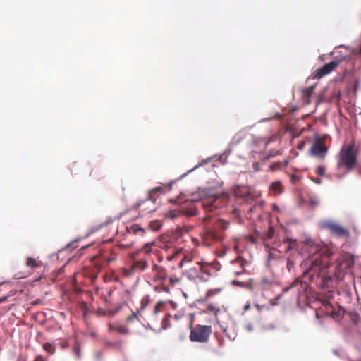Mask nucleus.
Here are the masks:
<instances>
[{
    "label": "nucleus",
    "mask_w": 361,
    "mask_h": 361,
    "mask_svg": "<svg viewBox=\"0 0 361 361\" xmlns=\"http://www.w3.org/2000/svg\"><path fill=\"white\" fill-rule=\"evenodd\" d=\"M302 250L307 253V257L303 262L304 266L307 267L305 271H323L326 269L322 258H328L331 255L326 247L307 240Z\"/></svg>",
    "instance_id": "f257e3e1"
},
{
    "label": "nucleus",
    "mask_w": 361,
    "mask_h": 361,
    "mask_svg": "<svg viewBox=\"0 0 361 361\" xmlns=\"http://www.w3.org/2000/svg\"><path fill=\"white\" fill-rule=\"evenodd\" d=\"M357 149L354 143L343 145L337 155L336 168L338 170H344L342 175L338 174V178H343L347 173L352 171L357 165Z\"/></svg>",
    "instance_id": "f03ea898"
},
{
    "label": "nucleus",
    "mask_w": 361,
    "mask_h": 361,
    "mask_svg": "<svg viewBox=\"0 0 361 361\" xmlns=\"http://www.w3.org/2000/svg\"><path fill=\"white\" fill-rule=\"evenodd\" d=\"M230 223L219 219L214 226H207L203 229L202 238L207 246H210L212 242H221L224 235V231L228 228Z\"/></svg>",
    "instance_id": "7ed1b4c3"
},
{
    "label": "nucleus",
    "mask_w": 361,
    "mask_h": 361,
    "mask_svg": "<svg viewBox=\"0 0 361 361\" xmlns=\"http://www.w3.org/2000/svg\"><path fill=\"white\" fill-rule=\"evenodd\" d=\"M194 315H191V321L189 325L190 329V340L192 342L206 343L209 341L212 334V328L211 326L197 324L194 328L193 325Z\"/></svg>",
    "instance_id": "20e7f679"
},
{
    "label": "nucleus",
    "mask_w": 361,
    "mask_h": 361,
    "mask_svg": "<svg viewBox=\"0 0 361 361\" xmlns=\"http://www.w3.org/2000/svg\"><path fill=\"white\" fill-rule=\"evenodd\" d=\"M215 199H211L204 201H197L196 202L190 201L185 202L180 207L181 214L187 216H192L197 215V210L198 207L204 208L207 211H212L213 208L216 207L214 203Z\"/></svg>",
    "instance_id": "39448f33"
},
{
    "label": "nucleus",
    "mask_w": 361,
    "mask_h": 361,
    "mask_svg": "<svg viewBox=\"0 0 361 361\" xmlns=\"http://www.w3.org/2000/svg\"><path fill=\"white\" fill-rule=\"evenodd\" d=\"M319 227L322 229L328 230L331 234L339 238L349 236V231L346 228L332 221H323L319 224Z\"/></svg>",
    "instance_id": "423d86ee"
},
{
    "label": "nucleus",
    "mask_w": 361,
    "mask_h": 361,
    "mask_svg": "<svg viewBox=\"0 0 361 361\" xmlns=\"http://www.w3.org/2000/svg\"><path fill=\"white\" fill-rule=\"evenodd\" d=\"M328 149L325 146L324 140L322 138L316 139L311 147V154L315 157L324 159L327 153Z\"/></svg>",
    "instance_id": "0eeeda50"
},
{
    "label": "nucleus",
    "mask_w": 361,
    "mask_h": 361,
    "mask_svg": "<svg viewBox=\"0 0 361 361\" xmlns=\"http://www.w3.org/2000/svg\"><path fill=\"white\" fill-rule=\"evenodd\" d=\"M355 263V256L346 253L343 255L338 260L337 271H345L351 269Z\"/></svg>",
    "instance_id": "6e6552de"
},
{
    "label": "nucleus",
    "mask_w": 361,
    "mask_h": 361,
    "mask_svg": "<svg viewBox=\"0 0 361 361\" xmlns=\"http://www.w3.org/2000/svg\"><path fill=\"white\" fill-rule=\"evenodd\" d=\"M137 208L139 209L143 215L152 213L155 211V202L150 197L145 199L142 202H139L137 205Z\"/></svg>",
    "instance_id": "1a4fd4ad"
},
{
    "label": "nucleus",
    "mask_w": 361,
    "mask_h": 361,
    "mask_svg": "<svg viewBox=\"0 0 361 361\" xmlns=\"http://www.w3.org/2000/svg\"><path fill=\"white\" fill-rule=\"evenodd\" d=\"M338 61H333L329 63L325 64L322 68L316 71L314 78H321L329 74L333 70H334L338 66Z\"/></svg>",
    "instance_id": "9d476101"
},
{
    "label": "nucleus",
    "mask_w": 361,
    "mask_h": 361,
    "mask_svg": "<svg viewBox=\"0 0 361 361\" xmlns=\"http://www.w3.org/2000/svg\"><path fill=\"white\" fill-rule=\"evenodd\" d=\"M324 307L326 309L325 314L331 316L335 320H340L343 317V313L340 311H336L333 310V307L328 300H324L322 302Z\"/></svg>",
    "instance_id": "9b49d317"
},
{
    "label": "nucleus",
    "mask_w": 361,
    "mask_h": 361,
    "mask_svg": "<svg viewBox=\"0 0 361 361\" xmlns=\"http://www.w3.org/2000/svg\"><path fill=\"white\" fill-rule=\"evenodd\" d=\"M327 273L328 272H317V276L318 277L321 278V281L322 282L321 284L322 288L332 286L335 280V279L331 276L327 275Z\"/></svg>",
    "instance_id": "f8f14e48"
},
{
    "label": "nucleus",
    "mask_w": 361,
    "mask_h": 361,
    "mask_svg": "<svg viewBox=\"0 0 361 361\" xmlns=\"http://www.w3.org/2000/svg\"><path fill=\"white\" fill-rule=\"evenodd\" d=\"M26 266L30 269H41L44 267L43 262L37 258L28 257L26 259Z\"/></svg>",
    "instance_id": "ddd939ff"
},
{
    "label": "nucleus",
    "mask_w": 361,
    "mask_h": 361,
    "mask_svg": "<svg viewBox=\"0 0 361 361\" xmlns=\"http://www.w3.org/2000/svg\"><path fill=\"white\" fill-rule=\"evenodd\" d=\"M231 283L232 285L247 288L250 290H252L253 288L252 279L251 278H249L247 280L245 281L235 279L233 280Z\"/></svg>",
    "instance_id": "4468645a"
},
{
    "label": "nucleus",
    "mask_w": 361,
    "mask_h": 361,
    "mask_svg": "<svg viewBox=\"0 0 361 361\" xmlns=\"http://www.w3.org/2000/svg\"><path fill=\"white\" fill-rule=\"evenodd\" d=\"M314 85H312L302 90V99L307 104H310V98L311 97L314 92Z\"/></svg>",
    "instance_id": "2eb2a0df"
},
{
    "label": "nucleus",
    "mask_w": 361,
    "mask_h": 361,
    "mask_svg": "<svg viewBox=\"0 0 361 361\" xmlns=\"http://www.w3.org/2000/svg\"><path fill=\"white\" fill-rule=\"evenodd\" d=\"M270 190L274 192L275 195H278L282 192L281 183L279 180L273 182L270 187Z\"/></svg>",
    "instance_id": "dca6fc26"
},
{
    "label": "nucleus",
    "mask_w": 361,
    "mask_h": 361,
    "mask_svg": "<svg viewBox=\"0 0 361 361\" xmlns=\"http://www.w3.org/2000/svg\"><path fill=\"white\" fill-rule=\"evenodd\" d=\"M210 277L209 272H200V274L195 276L196 283L207 282Z\"/></svg>",
    "instance_id": "f3484780"
},
{
    "label": "nucleus",
    "mask_w": 361,
    "mask_h": 361,
    "mask_svg": "<svg viewBox=\"0 0 361 361\" xmlns=\"http://www.w3.org/2000/svg\"><path fill=\"white\" fill-rule=\"evenodd\" d=\"M106 345L111 348L115 350L121 351L123 349V343L121 341H116L114 342H107Z\"/></svg>",
    "instance_id": "a211bd4d"
},
{
    "label": "nucleus",
    "mask_w": 361,
    "mask_h": 361,
    "mask_svg": "<svg viewBox=\"0 0 361 361\" xmlns=\"http://www.w3.org/2000/svg\"><path fill=\"white\" fill-rule=\"evenodd\" d=\"M220 308L214 305V304H209L207 306V309L204 311L205 313L213 312L216 317L220 312Z\"/></svg>",
    "instance_id": "6ab92c4d"
},
{
    "label": "nucleus",
    "mask_w": 361,
    "mask_h": 361,
    "mask_svg": "<svg viewBox=\"0 0 361 361\" xmlns=\"http://www.w3.org/2000/svg\"><path fill=\"white\" fill-rule=\"evenodd\" d=\"M147 263L146 261H145V260H140V261H137V262H135L133 264V268L134 269L144 270V269H147Z\"/></svg>",
    "instance_id": "aec40b11"
},
{
    "label": "nucleus",
    "mask_w": 361,
    "mask_h": 361,
    "mask_svg": "<svg viewBox=\"0 0 361 361\" xmlns=\"http://www.w3.org/2000/svg\"><path fill=\"white\" fill-rule=\"evenodd\" d=\"M222 291V288H214V289H209L207 291V298H209L215 295H217L220 293Z\"/></svg>",
    "instance_id": "412c9836"
},
{
    "label": "nucleus",
    "mask_w": 361,
    "mask_h": 361,
    "mask_svg": "<svg viewBox=\"0 0 361 361\" xmlns=\"http://www.w3.org/2000/svg\"><path fill=\"white\" fill-rule=\"evenodd\" d=\"M284 243L287 245V248L286 250H290L291 249H293L296 244H297V242L295 240H293V239H290V238H287L285 241H284Z\"/></svg>",
    "instance_id": "4be33fe9"
},
{
    "label": "nucleus",
    "mask_w": 361,
    "mask_h": 361,
    "mask_svg": "<svg viewBox=\"0 0 361 361\" xmlns=\"http://www.w3.org/2000/svg\"><path fill=\"white\" fill-rule=\"evenodd\" d=\"M43 348L45 351L52 355L55 352L54 347L49 343H46L43 345Z\"/></svg>",
    "instance_id": "5701e85b"
},
{
    "label": "nucleus",
    "mask_w": 361,
    "mask_h": 361,
    "mask_svg": "<svg viewBox=\"0 0 361 361\" xmlns=\"http://www.w3.org/2000/svg\"><path fill=\"white\" fill-rule=\"evenodd\" d=\"M154 245V242H150V243H146L144 247H142V251L145 252V253H149L151 252V247Z\"/></svg>",
    "instance_id": "b1692460"
},
{
    "label": "nucleus",
    "mask_w": 361,
    "mask_h": 361,
    "mask_svg": "<svg viewBox=\"0 0 361 361\" xmlns=\"http://www.w3.org/2000/svg\"><path fill=\"white\" fill-rule=\"evenodd\" d=\"M116 331L121 334H127L129 333V330L125 326H116Z\"/></svg>",
    "instance_id": "393cba45"
},
{
    "label": "nucleus",
    "mask_w": 361,
    "mask_h": 361,
    "mask_svg": "<svg viewBox=\"0 0 361 361\" xmlns=\"http://www.w3.org/2000/svg\"><path fill=\"white\" fill-rule=\"evenodd\" d=\"M180 213H181L180 209L178 210V212L171 211L169 214V217L171 219H175L180 215Z\"/></svg>",
    "instance_id": "a878e982"
},
{
    "label": "nucleus",
    "mask_w": 361,
    "mask_h": 361,
    "mask_svg": "<svg viewBox=\"0 0 361 361\" xmlns=\"http://www.w3.org/2000/svg\"><path fill=\"white\" fill-rule=\"evenodd\" d=\"M302 281L298 278L296 279L294 282L292 283L291 286H288L283 289V293L288 291L292 287L296 286L298 283H301Z\"/></svg>",
    "instance_id": "bb28decb"
},
{
    "label": "nucleus",
    "mask_w": 361,
    "mask_h": 361,
    "mask_svg": "<svg viewBox=\"0 0 361 361\" xmlns=\"http://www.w3.org/2000/svg\"><path fill=\"white\" fill-rule=\"evenodd\" d=\"M282 297V294L278 295L274 299L270 301V304L273 306L277 305L279 304V300Z\"/></svg>",
    "instance_id": "cd10ccee"
},
{
    "label": "nucleus",
    "mask_w": 361,
    "mask_h": 361,
    "mask_svg": "<svg viewBox=\"0 0 361 361\" xmlns=\"http://www.w3.org/2000/svg\"><path fill=\"white\" fill-rule=\"evenodd\" d=\"M325 169L323 166H318L317 168L316 172L319 176H324V175Z\"/></svg>",
    "instance_id": "c85d7f7f"
},
{
    "label": "nucleus",
    "mask_w": 361,
    "mask_h": 361,
    "mask_svg": "<svg viewBox=\"0 0 361 361\" xmlns=\"http://www.w3.org/2000/svg\"><path fill=\"white\" fill-rule=\"evenodd\" d=\"M80 308L84 312V314H86L88 310L87 305L86 302H82L80 303Z\"/></svg>",
    "instance_id": "c756f323"
},
{
    "label": "nucleus",
    "mask_w": 361,
    "mask_h": 361,
    "mask_svg": "<svg viewBox=\"0 0 361 361\" xmlns=\"http://www.w3.org/2000/svg\"><path fill=\"white\" fill-rule=\"evenodd\" d=\"M137 313L133 312L132 314L129 315V316L126 318V321H127V322H133L134 319H137Z\"/></svg>",
    "instance_id": "7c9ffc66"
},
{
    "label": "nucleus",
    "mask_w": 361,
    "mask_h": 361,
    "mask_svg": "<svg viewBox=\"0 0 361 361\" xmlns=\"http://www.w3.org/2000/svg\"><path fill=\"white\" fill-rule=\"evenodd\" d=\"M290 179L293 183H295L300 179V177L295 174H292L290 176Z\"/></svg>",
    "instance_id": "2f4dec72"
},
{
    "label": "nucleus",
    "mask_w": 361,
    "mask_h": 361,
    "mask_svg": "<svg viewBox=\"0 0 361 361\" xmlns=\"http://www.w3.org/2000/svg\"><path fill=\"white\" fill-rule=\"evenodd\" d=\"M161 306H162V303H161V302H159L156 305V306L154 307V314H157L159 312V308Z\"/></svg>",
    "instance_id": "473e14b6"
},
{
    "label": "nucleus",
    "mask_w": 361,
    "mask_h": 361,
    "mask_svg": "<svg viewBox=\"0 0 361 361\" xmlns=\"http://www.w3.org/2000/svg\"><path fill=\"white\" fill-rule=\"evenodd\" d=\"M148 303V299H142L141 301V309L143 310Z\"/></svg>",
    "instance_id": "72a5a7b5"
},
{
    "label": "nucleus",
    "mask_w": 361,
    "mask_h": 361,
    "mask_svg": "<svg viewBox=\"0 0 361 361\" xmlns=\"http://www.w3.org/2000/svg\"><path fill=\"white\" fill-rule=\"evenodd\" d=\"M169 281H170V282H171V283L172 285H174V284H176V283H178V282H179V279H176H176H173V278H172V277H171V278L169 279Z\"/></svg>",
    "instance_id": "f704fd0d"
},
{
    "label": "nucleus",
    "mask_w": 361,
    "mask_h": 361,
    "mask_svg": "<svg viewBox=\"0 0 361 361\" xmlns=\"http://www.w3.org/2000/svg\"><path fill=\"white\" fill-rule=\"evenodd\" d=\"M108 326H109V331H116V326H115L114 324H113L111 323H109L108 324Z\"/></svg>",
    "instance_id": "c9c22d12"
},
{
    "label": "nucleus",
    "mask_w": 361,
    "mask_h": 361,
    "mask_svg": "<svg viewBox=\"0 0 361 361\" xmlns=\"http://www.w3.org/2000/svg\"><path fill=\"white\" fill-rule=\"evenodd\" d=\"M245 329L247 331H252V329H253V326L252 324H246L245 326Z\"/></svg>",
    "instance_id": "e433bc0d"
},
{
    "label": "nucleus",
    "mask_w": 361,
    "mask_h": 361,
    "mask_svg": "<svg viewBox=\"0 0 361 361\" xmlns=\"http://www.w3.org/2000/svg\"><path fill=\"white\" fill-rule=\"evenodd\" d=\"M138 232H141L142 233H144V229L142 228H140V227H135L134 228V233H137Z\"/></svg>",
    "instance_id": "4c0bfd02"
},
{
    "label": "nucleus",
    "mask_w": 361,
    "mask_h": 361,
    "mask_svg": "<svg viewBox=\"0 0 361 361\" xmlns=\"http://www.w3.org/2000/svg\"><path fill=\"white\" fill-rule=\"evenodd\" d=\"M273 234H274V231H273L272 228H270L269 230V232H268L269 238H271L273 236Z\"/></svg>",
    "instance_id": "58836bf2"
},
{
    "label": "nucleus",
    "mask_w": 361,
    "mask_h": 361,
    "mask_svg": "<svg viewBox=\"0 0 361 361\" xmlns=\"http://www.w3.org/2000/svg\"><path fill=\"white\" fill-rule=\"evenodd\" d=\"M35 361H45L42 355H38L35 357Z\"/></svg>",
    "instance_id": "ea45409f"
},
{
    "label": "nucleus",
    "mask_w": 361,
    "mask_h": 361,
    "mask_svg": "<svg viewBox=\"0 0 361 361\" xmlns=\"http://www.w3.org/2000/svg\"><path fill=\"white\" fill-rule=\"evenodd\" d=\"M250 302H247L246 305L244 306V311H247L250 309Z\"/></svg>",
    "instance_id": "a19ab883"
},
{
    "label": "nucleus",
    "mask_w": 361,
    "mask_h": 361,
    "mask_svg": "<svg viewBox=\"0 0 361 361\" xmlns=\"http://www.w3.org/2000/svg\"><path fill=\"white\" fill-rule=\"evenodd\" d=\"M287 268H288V271H290L291 269H293V264L290 260L288 261Z\"/></svg>",
    "instance_id": "79ce46f5"
},
{
    "label": "nucleus",
    "mask_w": 361,
    "mask_h": 361,
    "mask_svg": "<svg viewBox=\"0 0 361 361\" xmlns=\"http://www.w3.org/2000/svg\"><path fill=\"white\" fill-rule=\"evenodd\" d=\"M118 310H119V309H116V310H111V311L109 312V314H110L111 316H113V315H114L115 314H116V313L118 312Z\"/></svg>",
    "instance_id": "37998d69"
},
{
    "label": "nucleus",
    "mask_w": 361,
    "mask_h": 361,
    "mask_svg": "<svg viewBox=\"0 0 361 361\" xmlns=\"http://www.w3.org/2000/svg\"><path fill=\"white\" fill-rule=\"evenodd\" d=\"M262 283L264 285H270L271 284V282L269 280H267V279H262Z\"/></svg>",
    "instance_id": "c03bdc74"
},
{
    "label": "nucleus",
    "mask_w": 361,
    "mask_h": 361,
    "mask_svg": "<svg viewBox=\"0 0 361 361\" xmlns=\"http://www.w3.org/2000/svg\"><path fill=\"white\" fill-rule=\"evenodd\" d=\"M156 224H157V227H153V226H152V228L153 230H157V229H159V227L161 226V225H160V224H159V223H158V222H157V223H156Z\"/></svg>",
    "instance_id": "a18cd8bd"
},
{
    "label": "nucleus",
    "mask_w": 361,
    "mask_h": 361,
    "mask_svg": "<svg viewBox=\"0 0 361 361\" xmlns=\"http://www.w3.org/2000/svg\"><path fill=\"white\" fill-rule=\"evenodd\" d=\"M207 299H208V298H207V295H205V298L199 299V300H198V302H203L207 301Z\"/></svg>",
    "instance_id": "49530a36"
},
{
    "label": "nucleus",
    "mask_w": 361,
    "mask_h": 361,
    "mask_svg": "<svg viewBox=\"0 0 361 361\" xmlns=\"http://www.w3.org/2000/svg\"><path fill=\"white\" fill-rule=\"evenodd\" d=\"M258 165H259V164H258L257 163H255V164H253V167H254V169H255V171H258V169H258Z\"/></svg>",
    "instance_id": "de8ad7c7"
},
{
    "label": "nucleus",
    "mask_w": 361,
    "mask_h": 361,
    "mask_svg": "<svg viewBox=\"0 0 361 361\" xmlns=\"http://www.w3.org/2000/svg\"><path fill=\"white\" fill-rule=\"evenodd\" d=\"M6 298H7V297H3V298H0V302L6 301Z\"/></svg>",
    "instance_id": "09e8293b"
},
{
    "label": "nucleus",
    "mask_w": 361,
    "mask_h": 361,
    "mask_svg": "<svg viewBox=\"0 0 361 361\" xmlns=\"http://www.w3.org/2000/svg\"><path fill=\"white\" fill-rule=\"evenodd\" d=\"M255 307L257 308V310H258L259 311H260L261 307H260V306H259L258 304H256V305H255Z\"/></svg>",
    "instance_id": "8fccbe9b"
},
{
    "label": "nucleus",
    "mask_w": 361,
    "mask_h": 361,
    "mask_svg": "<svg viewBox=\"0 0 361 361\" xmlns=\"http://www.w3.org/2000/svg\"><path fill=\"white\" fill-rule=\"evenodd\" d=\"M303 145H304V143L299 144V145H298V148H299V149H302V148Z\"/></svg>",
    "instance_id": "3c124183"
},
{
    "label": "nucleus",
    "mask_w": 361,
    "mask_h": 361,
    "mask_svg": "<svg viewBox=\"0 0 361 361\" xmlns=\"http://www.w3.org/2000/svg\"><path fill=\"white\" fill-rule=\"evenodd\" d=\"M273 208H274V209H277V210L279 209L278 206H277V205H276V204H274V205H273Z\"/></svg>",
    "instance_id": "603ef678"
},
{
    "label": "nucleus",
    "mask_w": 361,
    "mask_h": 361,
    "mask_svg": "<svg viewBox=\"0 0 361 361\" xmlns=\"http://www.w3.org/2000/svg\"><path fill=\"white\" fill-rule=\"evenodd\" d=\"M161 190V188H154L153 190H154V191H156V190Z\"/></svg>",
    "instance_id": "864d4df0"
},
{
    "label": "nucleus",
    "mask_w": 361,
    "mask_h": 361,
    "mask_svg": "<svg viewBox=\"0 0 361 361\" xmlns=\"http://www.w3.org/2000/svg\"><path fill=\"white\" fill-rule=\"evenodd\" d=\"M109 274H111V276H109V280H111V274H114V272L110 271V272H109Z\"/></svg>",
    "instance_id": "5fc2aeb1"
},
{
    "label": "nucleus",
    "mask_w": 361,
    "mask_h": 361,
    "mask_svg": "<svg viewBox=\"0 0 361 361\" xmlns=\"http://www.w3.org/2000/svg\"><path fill=\"white\" fill-rule=\"evenodd\" d=\"M104 277L105 281H107V277H108L107 274H105L104 276Z\"/></svg>",
    "instance_id": "6e6d98bb"
},
{
    "label": "nucleus",
    "mask_w": 361,
    "mask_h": 361,
    "mask_svg": "<svg viewBox=\"0 0 361 361\" xmlns=\"http://www.w3.org/2000/svg\"><path fill=\"white\" fill-rule=\"evenodd\" d=\"M209 216H206L204 219V221H207L209 219Z\"/></svg>",
    "instance_id": "4d7b16f0"
},
{
    "label": "nucleus",
    "mask_w": 361,
    "mask_h": 361,
    "mask_svg": "<svg viewBox=\"0 0 361 361\" xmlns=\"http://www.w3.org/2000/svg\"><path fill=\"white\" fill-rule=\"evenodd\" d=\"M64 269V266L61 267V268L59 269V271H62V269Z\"/></svg>",
    "instance_id": "13d9d810"
},
{
    "label": "nucleus",
    "mask_w": 361,
    "mask_h": 361,
    "mask_svg": "<svg viewBox=\"0 0 361 361\" xmlns=\"http://www.w3.org/2000/svg\"><path fill=\"white\" fill-rule=\"evenodd\" d=\"M93 171H94V169L90 172V176H92V173H93Z\"/></svg>",
    "instance_id": "bf43d9fd"
},
{
    "label": "nucleus",
    "mask_w": 361,
    "mask_h": 361,
    "mask_svg": "<svg viewBox=\"0 0 361 361\" xmlns=\"http://www.w3.org/2000/svg\"><path fill=\"white\" fill-rule=\"evenodd\" d=\"M62 254H63V252L59 251V255H62Z\"/></svg>",
    "instance_id": "052dcab7"
},
{
    "label": "nucleus",
    "mask_w": 361,
    "mask_h": 361,
    "mask_svg": "<svg viewBox=\"0 0 361 361\" xmlns=\"http://www.w3.org/2000/svg\"><path fill=\"white\" fill-rule=\"evenodd\" d=\"M236 273H237V274H241L242 272L238 271V272H236Z\"/></svg>",
    "instance_id": "680f3d73"
},
{
    "label": "nucleus",
    "mask_w": 361,
    "mask_h": 361,
    "mask_svg": "<svg viewBox=\"0 0 361 361\" xmlns=\"http://www.w3.org/2000/svg\"><path fill=\"white\" fill-rule=\"evenodd\" d=\"M308 273H309V272H307V271L304 272L305 275V274H308Z\"/></svg>",
    "instance_id": "e2e57ef3"
}]
</instances>
